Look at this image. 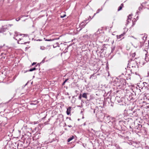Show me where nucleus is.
<instances>
[{
    "instance_id": "nucleus-1",
    "label": "nucleus",
    "mask_w": 149,
    "mask_h": 149,
    "mask_svg": "<svg viewBox=\"0 0 149 149\" xmlns=\"http://www.w3.org/2000/svg\"><path fill=\"white\" fill-rule=\"evenodd\" d=\"M123 122H125V121H123V120H117L115 118H112L111 119V120L108 122V123L110 124L111 123L112 125L115 129L119 131H123L124 130V128H123V127H122V126L120 125L121 123Z\"/></svg>"
},
{
    "instance_id": "nucleus-2",
    "label": "nucleus",
    "mask_w": 149,
    "mask_h": 149,
    "mask_svg": "<svg viewBox=\"0 0 149 149\" xmlns=\"http://www.w3.org/2000/svg\"><path fill=\"white\" fill-rule=\"evenodd\" d=\"M124 97L128 104L130 101L134 102V101L133 100L135 99L136 97L135 93L133 94L130 92H128L126 93Z\"/></svg>"
},
{
    "instance_id": "nucleus-3",
    "label": "nucleus",
    "mask_w": 149,
    "mask_h": 149,
    "mask_svg": "<svg viewBox=\"0 0 149 149\" xmlns=\"http://www.w3.org/2000/svg\"><path fill=\"white\" fill-rule=\"evenodd\" d=\"M120 96H116L115 98L116 101L118 102L120 105H125L128 104L126 100H125V97H120Z\"/></svg>"
},
{
    "instance_id": "nucleus-4",
    "label": "nucleus",
    "mask_w": 149,
    "mask_h": 149,
    "mask_svg": "<svg viewBox=\"0 0 149 149\" xmlns=\"http://www.w3.org/2000/svg\"><path fill=\"white\" fill-rule=\"evenodd\" d=\"M126 81L125 79L123 78L120 79L119 82L118 81L116 84L117 88L118 89V88H120L124 87V86L126 85Z\"/></svg>"
},
{
    "instance_id": "nucleus-5",
    "label": "nucleus",
    "mask_w": 149,
    "mask_h": 149,
    "mask_svg": "<svg viewBox=\"0 0 149 149\" xmlns=\"http://www.w3.org/2000/svg\"><path fill=\"white\" fill-rule=\"evenodd\" d=\"M130 68H131L130 71L131 73H135L137 74V72L139 70V66L130 67Z\"/></svg>"
},
{
    "instance_id": "nucleus-6",
    "label": "nucleus",
    "mask_w": 149,
    "mask_h": 149,
    "mask_svg": "<svg viewBox=\"0 0 149 149\" xmlns=\"http://www.w3.org/2000/svg\"><path fill=\"white\" fill-rule=\"evenodd\" d=\"M134 109V107L131 106H128L125 109V111L128 114H130L132 111Z\"/></svg>"
},
{
    "instance_id": "nucleus-7",
    "label": "nucleus",
    "mask_w": 149,
    "mask_h": 149,
    "mask_svg": "<svg viewBox=\"0 0 149 149\" xmlns=\"http://www.w3.org/2000/svg\"><path fill=\"white\" fill-rule=\"evenodd\" d=\"M127 132H123L122 135L118 134V136L120 138L124 139L125 140H128L129 138L128 136L127 135Z\"/></svg>"
},
{
    "instance_id": "nucleus-8",
    "label": "nucleus",
    "mask_w": 149,
    "mask_h": 149,
    "mask_svg": "<svg viewBox=\"0 0 149 149\" xmlns=\"http://www.w3.org/2000/svg\"><path fill=\"white\" fill-rule=\"evenodd\" d=\"M115 92H116V94L117 95H118L119 94L122 95L125 93L124 90L122 88H119L118 89L116 88V89L115 91Z\"/></svg>"
},
{
    "instance_id": "nucleus-9",
    "label": "nucleus",
    "mask_w": 149,
    "mask_h": 149,
    "mask_svg": "<svg viewBox=\"0 0 149 149\" xmlns=\"http://www.w3.org/2000/svg\"><path fill=\"white\" fill-rule=\"evenodd\" d=\"M58 141V140L57 139V137L56 136V137L52 139V140H49V141L46 143L48 144L49 143H52L54 142V143L56 144Z\"/></svg>"
},
{
    "instance_id": "nucleus-10",
    "label": "nucleus",
    "mask_w": 149,
    "mask_h": 149,
    "mask_svg": "<svg viewBox=\"0 0 149 149\" xmlns=\"http://www.w3.org/2000/svg\"><path fill=\"white\" fill-rule=\"evenodd\" d=\"M132 63H130V64H129V63H128V65L130 66L131 67H132L134 66H139L138 65V63L137 61H132Z\"/></svg>"
},
{
    "instance_id": "nucleus-11",
    "label": "nucleus",
    "mask_w": 149,
    "mask_h": 149,
    "mask_svg": "<svg viewBox=\"0 0 149 149\" xmlns=\"http://www.w3.org/2000/svg\"><path fill=\"white\" fill-rule=\"evenodd\" d=\"M144 52H146L145 53V60L147 62H149V53H148L147 51L146 50H145L144 51Z\"/></svg>"
},
{
    "instance_id": "nucleus-12",
    "label": "nucleus",
    "mask_w": 149,
    "mask_h": 149,
    "mask_svg": "<svg viewBox=\"0 0 149 149\" xmlns=\"http://www.w3.org/2000/svg\"><path fill=\"white\" fill-rule=\"evenodd\" d=\"M143 85L142 84L139 83L137 85V86L139 88V90L140 91V92L144 91L145 90L144 88V87H143Z\"/></svg>"
},
{
    "instance_id": "nucleus-13",
    "label": "nucleus",
    "mask_w": 149,
    "mask_h": 149,
    "mask_svg": "<svg viewBox=\"0 0 149 149\" xmlns=\"http://www.w3.org/2000/svg\"><path fill=\"white\" fill-rule=\"evenodd\" d=\"M7 29V28L5 26H2L0 29V33H3Z\"/></svg>"
},
{
    "instance_id": "nucleus-14",
    "label": "nucleus",
    "mask_w": 149,
    "mask_h": 149,
    "mask_svg": "<svg viewBox=\"0 0 149 149\" xmlns=\"http://www.w3.org/2000/svg\"><path fill=\"white\" fill-rule=\"evenodd\" d=\"M87 21V19H86V20H85L84 21V22H82L81 23V24H80V26L82 28L84 27L86 25V24L87 22L86 21Z\"/></svg>"
},
{
    "instance_id": "nucleus-15",
    "label": "nucleus",
    "mask_w": 149,
    "mask_h": 149,
    "mask_svg": "<svg viewBox=\"0 0 149 149\" xmlns=\"http://www.w3.org/2000/svg\"><path fill=\"white\" fill-rule=\"evenodd\" d=\"M142 84L143 85V87H144V88L145 90L146 89V88H148V86H149V85L148 84V83H146V82H143L142 83Z\"/></svg>"
},
{
    "instance_id": "nucleus-16",
    "label": "nucleus",
    "mask_w": 149,
    "mask_h": 149,
    "mask_svg": "<svg viewBox=\"0 0 149 149\" xmlns=\"http://www.w3.org/2000/svg\"><path fill=\"white\" fill-rule=\"evenodd\" d=\"M142 127V125L141 124H138L135 127V129H136L139 130H141V128Z\"/></svg>"
},
{
    "instance_id": "nucleus-17",
    "label": "nucleus",
    "mask_w": 149,
    "mask_h": 149,
    "mask_svg": "<svg viewBox=\"0 0 149 149\" xmlns=\"http://www.w3.org/2000/svg\"><path fill=\"white\" fill-rule=\"evenodd\" d=\"M55 134H52L49 136V140H52V139L56 137Z\"/></svg>"
},
{
    "instance_id": "nucleus-18",
    "label": "nucleus",
    "mask_w": 149,
    "mask_h": 149,
    "mask_svg": "<svg viewBox=\"0 0 149 149\" xmlns=\"http://www.w3.org/2000/svg\"><path fill=\"white\" fill-rule=\"evenodd\" d=\"M22 39L21 38H19V40H17V42L18 44H26L27 43H29V42H22L21 41H20Z\"/></svg>"
},
{
    "instance_id": "nucleus-19",
    "label": "nucleus",
    "mask_w": 149,
    "mask_h": 149,
    "mask_svg": "<svg viewBox=\"0 0 149 149\" xmlns=\"http://www.w3.org/2000/svg\"><path fill=\"white\" fill-rule=\"evenodd\" d=\"M38 69V68H36L35 67H34L33 68L30 69L29 70H26V71H25L24 72V73H26V72H29V71L32 72V71H33L34 70H36L37 69Z\"/></svg>"
},
{
    "instance_id": "nucleus-20",
    "label": "nucleus",
    "mask_w": 149,
    "mask_h": 149,
    "mask_svg": "<svg viewBox=\"0 0 149 149\" xmlns=\"http://www.w3.org/2000/svg\"><path fill=\"white\" fill-rule=\"evenodd\" d=\"M71 107H69L67 109V111H66L67 114L68 115H69L70 113L71 109Z\"/></svg>"
},
{
    "instance_id": "nucleus-21",
    "label": "nucleus",
    "mask_w": 149,
    "mask_h": 149,
    "mask_svg": "<svg viewBox=\"0 0 149 149\" xmlns=\"http://www.w3.org/2000/svg\"><path fill=\"white\" fill-rule=\"evenodd\" d=\"M38 102L37 101H34L32 102L30 104L31 105H36L38 104Z\"/></svg>"
},
{
    "instance_id": "nucleus-22",
    "label": "nucleus",
    "mask_w": 149,
    "mask_h": 149,
    "mask_svg": "<svg viewBox=\"0 0 149 149\" xmlns=\"http://www.w3.org/2000/svg\"><path fill=\"white\" fill-rule=\"evenodd\" d=\"M88 94V93H83L82 95V97L83 98H85L86 99H87V100H88V98L87 96V95Z\"/></svg>"
},
{
    "instance_id": "nucleus-23",
    "label": "nucleus",
    "mask_w": 149,
    "mask_h": 149,
    "mask_svg": "<svg viewBox=\"0 0 149 149\" xmlns=\"http://www.w3.org/2000/svg\"><path fill=\"white\" fill-rule=\"evenodd\" d=\"M126 32H126L124 31V32L121 35L119 36H117V38L118 39H119L122 38L123 36L125 34Z\"/></svg>"
},
{
    "instance_id": "nucleus-24",
    "label": "nucleus",
    "mask_w": 149,
    "mask_h": 149,
    "mask_svg": "<svg viewBox=\"0 0 149 149\" xmlns=\"http://www.w3.org/2000/svg\"><path fill=\"white\" fill-rule=\"evenodd\" d=\"M136 109H135L134 110H133V111H132L131 112V113H130V114H132V115H134V116H136L137 115V113L136 112Z\"/></svg>"
},
{
    "instance_id": "nucleus-25",
    "label": "nucleus",
    "mask_w": 149,
    "mask_h": 149,
    "mask_svg": "<svg viewBox=\"0 0 149 149\" xmlns=\"http://www.w3.org/2000/svg\"><path fill=\"white\" fill-rule=\"evenodd\" d=\"M123 7V3L121 4L120 5L118 9V11H119L120 10H121L122 8Z\"/></svg>"
},
{
    "instance_id": "nucleus-26",
    "label": "nucleus",
    "mask_w": 149,
    "mask_h": 149,
    "mask_svg": "<svg viewBox=\"0 0 149 149\" xmlns=\"http://www.w3.org/2000/svg\"><path fill=\"white\" fill-rule=\"evenodd\" d=\"M15 36H17L18 35H20V36H22V35H23L24 36H27V35H25V34H20L19 33H18V32H17L16 31H15Z\"/></svg>"
},
{
    "instance_id": "nucleus-27",
    "label": "nucleus",
    "mask_w": 149,
    "mask_h": 149,
    "mask_svg": "<svg viewBox=\"0 0 149 149\" xmlns=\"http://www.w3.org/2000/svg\"><path fill=\"white\" fill-rule=\"evenodd\" d=\"M128 19H127V24H126V25H127L128 23H129V21H128L129 20H131V15H129L128 16Z\"/></svg>"
},
{
    "instance_id": "nucleus-28",
    "label": "nucleus",
    "mask_w": 149,
    "mask_h": 149,
    "mask_svg": "<svg viewBox=\"0 0 149 149\" xmlns=\"http://www.w3.org/2000/svg\"><path fill=\"white\" fill-rule=\"evenodd\" d=\"M74 138V136H72L71 137L69 138L67 140V141L68 142H69L72 140Z\"/></svg>"
},
{
    "instance_id": "nucleus-29",
    "label": "nucleus",
    "mask_w": 149,
    "mask_h": 149,
    "mask_svg": "<svg viewBox=\"0 0 149 149\" xmlns=\"http://www.w3.org/2000/svg\"><path fill=\"white\" fill-rule=\"evenodd\" d=\"M115 46L114 45H113L111 47V53H113V51H114L115 49Z\"/></svg>"
},
{
    "instance_id": "nucleus-30",
    "label": "nucleus",
    "mask_w": 149,
    "mask_h": 149,
    "mask_svg": "<svg viewBox=\"0 0 149 149\" xmlns=\"http://www.w3.org/2000/svg\"><path fill=\"white\" fill-rule=\"evenodd\" d=\"M31 140V139L28 137V138L27 139V140H26V139H25L24 141V142H26V143H30V140Z\"/></svg>"
},
{
    "instance_id": "nucleus-31",
    "label": "nucleus",
    "mask_w": 149,
    "mask_h": 149,
    "mask_svg": "<svg viewBox=\"0 0 149 149\" xmlns=\"http://www.w3.org/2000/svg\"><path fill=\"white\" fill-rule=\"evenodd\" d=\"M95 98V97H94L93 95H91L90 96L89 98L88 99V100H92L94 99Z\"/></svg>"
},
{
    "instance_id": "nucleus-32",
    "label": "nucleus",
    "mask_w": 149,
    "mask_h": 149,
    "mask_svg": "<svg viewBox=\"0 0 149 149\" xmlns=\"http://www.w3.org/2000/svg\"><path fill=\"white\" fill-rule=\"evenodd\" d=\"M95 73H94L93 74L91 75L89 78L90 79H91L92 77H94V79L96 78V76L95 75Z\"/></svg>"
},
{
    "instance_id": "nucleus-33",
    "label": "nucleus",
    "mask_w": 149,
    "mask_h": 149,
    "mask_svg": "<svg viewBox=\"0 0 149 149\" xmlns=\"http://www.w3.org/2000/svg\"><path fill=\"white\" fill-rule=\"evenodd\" d=\"M142 7H139V8L138 10H137V12H136V13H137V14H138L139 13H140L139 11H140L141 10H142Z\"/></svg>"
},
{
    "instance_id": "nucleus-34",
    "label": "nucleus",
    "mask_w": 149,
    "mask_h": 149,
    "mask_svg": "<svg viewBox=\"0 0 149 149\" xmlns=\"http://www.w3.org/2000/svg\"><path fill=\"white\" fill-rule=\"evenodd\" d=\"M102 10V8H101V9H100V8H99V9H98L97 10V12H96V13H95V14H94V15H93V17H94V16L96 14L100 12V11H101V10Z\"/></svg>"
},
{
    "instance_id": "nucleus-35",
    "label": "nucleus",
    "mask_w": 149,
    "mask_h": 149,
    "mask_svg": "<svg viewBox=\"0 0 149 149\" xmlns=\"http://www.w3.org/2000/svg\"><path fill=\"white\" fill-rule=\"evenodd\" d=\"M55 45H56V46H54V45H53V47L54 48H56L57 47H60V46H59L58 43L56 42V44H55Z\"/></svg>"
},
{
    "instance_id": "nucleus-36",
    "label": "nucleus",
    "mask_w": 149,
    "mask_h": 149,
    "mask_svg": "<svg viewBox=\"0 0 149 149\" xmlns=\"http://www.w3.org/2000/svg\"><path fill=\"white\" fill-rule=\"evenodd\" d=\"M69 48V46H68L66 48L64 51L63 52V53H65L68 52V49Z\"/></svg>"
},
{
    "instance_id": "nucleus-37",
    "label": "nucleus",
    "mask_w": 149,
    "mask_h": 149,
    "mask_svg": "<svg viewBox=\"0 0 149 149\" xmlns=\"http://www.w3.org/2000/svg\"><path fill=\"white\" fill-rule=\"evenodd\" d=\"M105 48H106V47H105L104 45L102 46V48L101 50V51H102V52H103L104 50H105Z\"/></svg>"
},
{
    "instance_id": "nucleus-38",
    "label": "nucleus",
    "mask_w": 149,
    "mask_h": 149,
    "mask_svg": "<svg viewBox=\"0 0 149 149\" xmlns=\"http://www.w3.org/2000/svg\"><path fill=\"white\" fill-rule=\"evenodd\" d=\"M68 80V79H66L65 81L63 82V83L62 84V85L63 86L65 83Z\"/></svg>"
},
{
    "instance_id": "nucleus-39",
    "label": "nucleus",
    "mask_w": 149,
    "mask_h": 149,
    "mask_svg": "<svg viewBox=\"0 0 149 149\" xmlns=\"http://www.w3.org/2000/svg\"><path fill=\"white\" fill-rule=\"evenodd\" d=\"M82 97V95L81 93H80L79 94V95L78 97V99L80 100H81V99Z\"/></svg>"
},
{
    "instance_id": "nucleus-40",
    "label": "nucleus",
    "mask_w": 149,
    "mask_h": 149,
    "mask_svg": "<svg viewBox=\"0 0 149 149\" xmlns=\"http://www.w3.org/2000/svg\"><path fill=\"white\" fill-rule=\"evenodd\" d=\"M40 48L42 50H44L45 49V48L43 46H40Z\"/></svg>"
},
{
    "instance_id": "nucleus-41",
    "label": "nucleus",
    "mask_w": 149,
    "mask_h": 149,
    "mask_svg": "<svg viewBox=\"0 0 149 149\" xmlns=\"http://www.w3.org/2000/svg\"><path fill=\"white\" fill-rule=\"evenodd\" d=\"M46 58V57L44 58V59L42 60V61L40 63H44L45 62V59Z\"/></svg>"
},
{
    "instance_id": "nucleus-42",
    "label": "nucleus",
    "mask_w": 149,
    "mask_h": 149,
    "mask_svg": "<svg viewBox=\"0 0 149 149\" xmlns=\"http://www.w3.org/2000/svg\"><path fill=\"white\" fill-rule=\"evenodd\" d=\"M92 18L90 16H89V17H88V19L87 20H90Z\"/></svg>"
},
{
    "instance_id": "nucleus-43",
    "label": "nucleus",
    "mask_w": 149,
    "mask_h": 149,
    "mask_svg": "<svg viewBox=\"0 0 149 149\" xmlns=\"http://www.w3.org/2000/svg\"><path fill=\"white\" fill-rule=\"evenodd\" d=\"M30 81H31V80H30V81H28L27 82V83H26V84L24 85V86H22V87H23V88H24V87L26 86L27 85V84H28L29 83V82H30Z\"/></svg>"
},
{
    "instance_id": "nucleus-44",
    "label": "nucleus",
    "mask_w": 149,
    "mask_h": 149,
    "mask_svg": "<svg viewBox=\"0 0 149 149\" xmlns=\"http://www.w3.org/2000/svg\"><path fill=\"white\" fill-rule=\"evenodd\" d=\"M41 63H38L36 65V67H37L38 66V68H40V64Z\"/></svg>"
},
{
    "instance_id": "nucleus-45",
    "label": "nucleus",
    "mask_w": 149,
    "mask_h": 149,
    "mask_svg": "<svg viewBox=\"0 0 149 149\" xmlns=\"http://www.w3.org/2000/svg\"><path fill=\"white\" fill-rule=\"evenodd\" d=\"M20 18H21V17H18V18H17L16 19V20L17 21H19L20 20Z\"/></svg>"
},
{
    "instance_id": "nucleus-46",
    "label": "nucleus",
    "mask_w": 149,
    "mask_h": 149,
    "mask_svg": "<svg viewBox=\"0 0 149 149\" xmlns=\"http://www.w3.org/2000/svg\"><path fill=\"white\" fill-rule=\"evenodd\" d=\"M36 62H33L31 64V66H33L34 65H35L36 64Z\"/></svg>"
},
{
    "instance_id": "nucleus-47",
    "label": "nucleus",
    "mask_w": 149,
    "mask_h": 149,
    "mask_svg": "<svg viewBox=\"0 0 149 149\" xmlns=\"http://www.w3.org/2000/svg\"><path fill=\"white\" fill-rule=\"evenodd\" d=\"M66 16V15L64 14L63 16H61V18H64Z\"/></svg>"
},
{
    "instance_id": "nucleus-48",
    "label": "nucleus",
    "mask_w": 149,
    "mask_h": 149,
    "mask_svg": "<svg viewBox=\"0 0 149 149\" xmlns=\"http://www.w3.org/2000/svg\"><path fill=\"white\" fill-rule=\"evenodd\" d=\"M54 40L53 39H49V41H54Z\"/></svg>"
},
{
    "instance_id": "nucleus-49",
    "label": "nucleus",
    "mask_w": 149,
    "mask_h": 149,
    "mask_svg": "<svg viewBox=\"0 0 149 149\" xmlns=\"http://www.w3.org/2000/svg\"><path fill=\"white\" fill-rule=\"evenodd\" d=\"M61 36H60L61 37ZM60 37H59L58 38H54L53 39L54 40H58V39H59V38H60Z\"/></svg>"
},
{
    "instance_id": "nucleus-50",
    "label": "nucleus",
    "mask_w": 149,
    "mask_h": 149,
    "mask_svg": "<svg viewBox=\"0 0 149 149\" xmlns=\"http://www.w3.org/2000/svg\"><path fill=\"white\" fill-rule=\"evenodd\" d=\"M93 112L94 113H95V109L93 108Z\"/></svg>"
},
{
    "instance_id": "nucleus-51",
    "label": "nucleus",
    "mask_w": 149,
    "mask_h": 149,
    "mask_svg": "<svg viewBox=\"0 0 149 149\" xmlns=\"http://www.w3.org/2000/svg\"><path fill=\"white\" fill-rule=\"evenodd\" d=\"M44 40L45 41H49V39H46V38H44Z\"/></svg>"
},
{
    "instance_id": "nucleus-52",
    "label": "nucleus",
    "mask_w": 149,
    "mask_h": 149,
    "mask_svg": "<svg viewBox=\"0 0 149 149\" xmlns=\"http://www.w3.org/2000/svg\"><path fill=\"white\" fill-rule=\"evenodd\" d=\"M66 118L67 119L68 118V119H69L70 120H71V119L70 118V117H67Z\"/></svg>"
},
{
    "instance_id": "nucleus-53",
    "label": "nucleus",
    "mask_w": 149,
    "mask_h": 149,
    "mask_svg": "<svg viewBox=\"0 0 149 149\" xmlns=\"http://www.w3.org/2000/svg\"><path fill=\"white\" fill-rule=\"evenodd\" d=\"M4 45H5V44H4L3 45V46L1 45L0 46V49H1Z\"/></svg>"
},
{
    "instance_id": "nucleus-54",
    "label": "nucleus",
    "mask_w": 149,
    "mask_h": 149,
    "mask_svg": "<svg viewBox=\"0 0 149 149\" xmlns=\"http://www.w3.org/2000/svg\"><path fill=\"white\" fill-rule=\"evenodd\" d=\"M117 148L118 149H121V148H120V147L119 146H118V147H117Z\"/></svg>"
},
{
    "instance_id": "nucleus-55",
    "label": "nucleus",
    "mask_w": 149,
    "mask_h": 149,
    "mask_svg": "<svg viewBox=\"0 0 149 149\" xmlns=\"http://www.w3.org/2000/svg\"><path fill=\"white\" fill-rule=\"evenodd\" d=\"M110 94V92H108L107 95H109Z\"/></svg>"
},
{
    "instance_id": "nucleus-56",
    "label": "nucleus",
    "mask_w": 149,
    "mask_h": 149,
    "mask_svg": "<svg viewBox=\"0 0 149 149\" xmlns=\"http://www.w3.org/2000/svg\"><path fill=\"white\" fill-rule=\"evenodd\" d=\"M68 126L70 127H72V126L71 125H68Z\"/></svg>"
},
{
    "instance_id": "nucleus-57",
    "label": "nucleus",
    "mask_w": 149,
    "mask_h": 149,
    "mask_svg": "<svg viewBox=\"0 0 149 149\" xmlns=\"http://www.w3.org/2000/svg\"><path fill=\"white\" fill-rule=\"evenodd\" d=\"M86 125V122H85L83 124V125L84 126H85V125Z\"/></svg>"
},
{
    "instance_id": "nucleus-58",
    "label": "nucleus",
    "mask_w": 149,
    "mask_h": 149,
    "mask_svg": "<svg viewBox=\"0 0 149 149\" xmlns=\"http://www.w3.org/2000/svg\"><path fill=\"white\" fill-rule=\"evenodd\" d=\"M77 92H78V91L77 90H75V92L76 93H77Z\"/></svg>"
},
{
    "instance_id": "nucleus-59",
    "label": "nucleus",
    "mask_w": 149,
    "mask_h": 149,
    "mask_svg": "<svg viewBox=\"0 0 149 149\" xmlns=\"http://www.w3.org/2000/svg\"><path fill=\"white\" fill-rule=\"evenodd\" d=\"M26 16L25 15H22V17H21V18H22V17H25Z\"/></svg>"
},
{
    "instance_id": "nucleus-60",
    "label": "nucleus",
    "mask_w": 149,
    "mask_h": 149,
    "mask_svg": "<svg viewBox=\"0 0 149 149\" xmlns=\"http://www.w3.org/2000/svg\"><path fill=\"white\" fill-rule=\"evenodd\" d=\"M13 38H14V39H15L16 40H17V39L15 37H14Z\"/></svg>"
},
{
    "instance_id": "nucleus-61",
    "label": "nucleus",
    "mask_w": 149,
    "mask_h": 149,
    "mask_svg": "<svg viewBox=\"0 0 149 149\" xmlns=\"http://www.w3.org/2000/svg\"><path fill=\"white\" fill-rule=\"evenodd\" d=\"M33 81H32L31 82V84H33Z\"/></svg>"
},
{
    "instance_id": "nucleus-62",
    "label": "nucleus",
    "mask_w": 149,
    "mask_h": 149,
    "mask_svg": "<svg viewBox=\"0 0 149 149\" xmlns=\"http://www.w3.org/2000/svg\"><path fill=\"white\" fill-rule=\"evenodd\" d=\"M82 145L84 147H85L84 143H82Z\"/></svg>"
},
{
    "instance_id": "nucleus-63",
    "label": "nucleus",
    "mask_w": 149,
    "mask_h": 149,
    "mask_svg": "<svg viewBox=\"0 0 149 149\" xmlns=\"http://www.w3.org/2000/svg\"><path fill=\"white\" fill-rule=\"evenodd\" d=\"M67 94L68 95H69V94L68 93H67Z\"/></svg>"
},
{
    "instance_id": "nucleus-64",
    "label": "nucleus",
    "mask_w": 149,
    "mask_h": 149,
    "mask_svg": "<svg viewBox=\"0 0 149 149\" xmlns=\"http://www.w3.org/2000/svg\"><path fill=\"white\" fill-rule=\"evenodd\" d=\"M148 76H149V72H148Z\"/></svg>"
}]
</instances>
